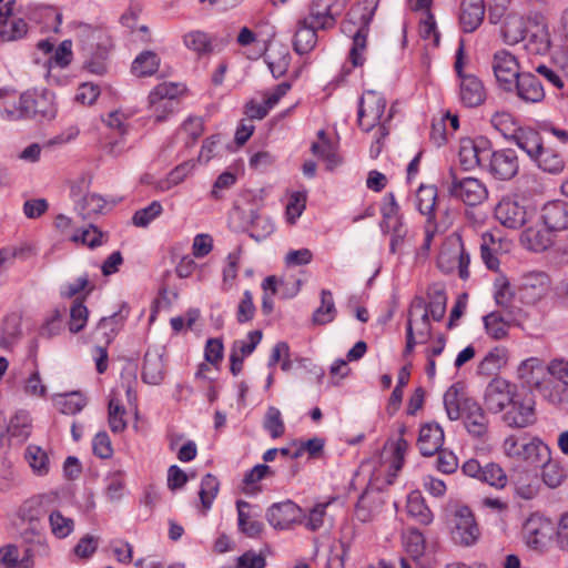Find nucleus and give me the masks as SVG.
Wrapping results in <instances>:
<instances>
[{"mask_svg":"<svg viewBox=\"0 0 568 568\" xmlns=\"http://www.w3.org/2000/svg\"><path fill=\"white\" fill-rule=\"evenodd\" d=\"M450 185L448 193L465 204L474 206L480 204L487 197L486 186L475 178L459 180L453 168L449 169Z\"/></svg>","mask_w":568,"mask_h":568,"instance_id":"6","label":"nucleus"},{"mask_svg":"<svg viewBox=\"0 0 568 568\" xmlns=\"http://www.w3.org/2000/svg\"><path fill=\"white\" fill-rule=\"evenodd\" d=\"M26 458L38 475L42 476L49 473V457L41 447L29 445L26 449Z\"/></svg>","mask_w":568,"mask_h":568,"instance_id":"48","label":"nucleus"},{"mask_svg":"<svg viewBox=\"0 0 568 568\" xmlns=\"http://www.w3.org/2000/svg\"><path fill=\"white\" fill-rule=\"evenodd\" d=\"M493 70L499 87L513 92L514 82L521 74L517 58L506 50H499L494 54Z\"/></svg>","mask_w":568,"mask_h":568,"instance_id":"7","label":"nucleus"},{"mask_svg":"<svg viewBox=\"0 0 568 568\" xmlns=\"http://www.w3.org/2000/svg\"><path fill=\"white\" fill-rule=\"evenodd\" d=\"M105 125L116 131L119 139H113L103 144V150L111 154L118 155L122 151V138L126 133L125 116L122 112L115 110L110 112L106 118H102Z\"/></svg>","mask_w":568,"mask_h":568,"instance_id":"32","label":"nucleus"},{"mask_svg":"<svg viewBox=\"0 0 568 568\" xmlns=\"http://www.w3.org/2000/svg\"><path fill=\"white\" fill-rule=\"evenodd\" d=\"M464 425L469 435L475 438H484L488 433V418L481 406L471 398L463 402Z\"/></svg>","mask_w":568,"mask_h":568,"instance_id":"17","label":"nucleus"},{"mask_svg":"<svg viewBox=\"0 0 568 568\" xmlns=\"http://www.w3.org/2000/svg\"><path fill=\"white\" fill-rule=\"evenodd\" d=\"M508 139L525 151L531 160L544 148L539 132L528 126L515 129Z\"/></svg>","mask_w":568,"mask_h":568,"instance_id":"27","label":"nucleus"},{"mask_svg":"<svg viewBox=\"0 0 568 568\" xmlns=\"http://www.w3.org/2000/svg\"><path fill=\"white\" fill-rule=\"evenodd\" d=\"M404 546L407 554L417 559L424 554L425 538L418 529H410L404 537Z\"/></svg>","mask_w":568,"mask_h":568,"instance_id":"55","label":"nucleus"},{"mask_svg":"<svg viewBox=\"0 0 568 568\" xmlns=\"http://www.w3.org/2000/svg\"><path fill=\"white\" fill-rule=\"evenodd\" d=\"M489 141L483 136L476 140H463L459 146L458 159L460 166L465 171H469L476 166L484 169L486 162V152Z\"/></svg>","mask_w":568,"mask_h":568,"instance_id":"13","label":"nucleus"},{"mask_svg":"<svg viewBox=\"0 0 568 568\" xmlns=\"http://www.w3.org/2000/svg\"><path fill=\"white\" fill-rule=\"evenodd\" d=\"M437 201V187L435 185H420L416 193L417 210L427 217L434 216Z\"/></svg>","mask_w":568,"mask_h":568,"instance_id":"42","label":"nucleus"},{"mask_svg":"<svg viewBox=\"0 0 568 568\" xmlns=\"http://www.w3.org/2000/svg\"><path fill=\"white\" fill-rule=\"evenodd\" d=\"M383 504L384 500L379 490L366 489L359 496L356 504V517L362 523H367L374 517V515L381 511Z\"/></svg>","mask_w":568,"mask_h":568,"instance_id":"28","label":"nucleus"},{"mask_svg":"<svg viewBox=\"0 0 568 568\" xmlns=\"http://www.w3.org/2000/svg\"><path fill=\"white\" fill-rule=\"evenodd\" d=\"M462 392L463 386L454 384L444 394V406L450 420H457L462 417L463 402L466 399L462 398Z\"/></svg>","mask_w":568,"mask_h":568,"instance_id":"39","label":"nucleus"},{"mask_svg":"<svg viewBox=\"0 0 568 568\" xmlns=\"http://www.w3.org/2000/svg\"><path fill=\"white\" fill-rule=\"evenodd\" d=\"M364 2L368 3L373 7L369 11H367L361 16L363 26L353 36V47L349 51V60L354 67H362L364 63V58H363L362 53L366 49L367 36H368V24L374 16V10L377 6L376 0H364Z\"/></svg>","mask_w":568,"mask_h":568,"instance_id":"23","label":"nucleus"},{"mask_svg":"<svg viewBox=\"0 0 568 568\" xmlns=\"http://www.w3.org/2000/svg\"><path fill=\"white\" fill-rule=\"evenodd\" d=\"M302 509L291 500L273 504L266 513L267 521L275 529H288L300 520Z\"/></svg>","mask_w":568,"mask_h":568,"instance_id":"20","label":"nucleus"},{"mask_svg":"<svg viewBox=\"0 0 568 568\" xmlns=\"http://www.w3.org/2000/svg\"><path fill=\"white\" fill-rule=\"evenodd\" d=\"M255 305L253 303V295L251 291L246 290L239 303L236 311V320L240 324L251 321L255 314Z\"/></svg>","mask_w":568,"mask_h":568,"instance_id":"57","label":"nucleus"},{"mask_svg":"<svg viewBox=\"0 0 568 568\" xmlns=\"http://www.w3.org/2000/svg\"><path fill=\"white\" fill-rule=\"evenodd\" d=\"M485 16L484 0H463L460 3L459 23L464 32L470 33L478 29Z\"/></svg>","mask_w":568,"mask_h":568,"instance_id":"25","label":"nucleus"},{"mask_svg":"<svg viewBox=\"0 0 568 568\" xmlns=\"http://www.w3.org/2000/svg\"><path fill=\"white\" fill-rule=\"evenodd\" d=\"M162 204L159 201H153L148 206L138 210L133 214L132 223L138 227H146L162 214Z\"/></svg>","mask_w":568,"mask_h":568,"instance_id":"52","label":"nucleus"},{"mask_svg":"<svg viewBox=\"0 0 568 568\" xmlns=\"http://www.w3.org/2000/svg\"><path fill=\"white\" fill-rule=\"evenodd\" d=\"M263 427L272 438L281 437L285 432V425L278 408L270 406L264 417Z\"/></svg>","mask_w":568,"mask_h":568,"instance_id":"51","label":"nucleus"},{"mask_svg":"<svg viewBox=\"0 0 568 568\" xmlns=\"http://www.w3.org/2000/svg\"><path fill=\"white\" fill-rule=\"evenodd\" d=\"M552 532V523L539 514L530 515L524 524L526 542L529 547L535 549L544 547L551 538Z\"/></svg>","mask_w":568,"mask_h":568,"instance_id":"15","label":"nucleus"},{"mask_svg":"<svg viewBox=\"0 0 568 568\" xmlns=\"http://www.w3.org/2000/svg\"><path fill=\"white\" fill-rule=\"evenodd\" d=\"M469 264L470 256L464 247L462 236L453 234L445 241L438 254V268L445 274L458 270L459 277L466 281L469 277Z\"/></svg>","mask_w":568,"mask_h":568,"instance_id":"2","label":"nucleus"},{"mask_svg":"<svg viewBox=\"0 0 568 568\" xmlns=\"http://www.w3.org/2000/svg\"><path fill=\"white\" fill-rule=\"evenodd\" d=\"M344 6V0H313L307 19L316 23L318 29H331L343 12Z\"/></svg>","mask_w":568,"mask_h":568,"instance_id":"10","label":"nucleus"},{"mask_svg":"<svg viewBox=\"0 0 568 568\" xmlns=\"http://www.w3.org/2000/svg\"><path fill=\"white\" fill-rule=\"evenodd\" d=\"M266 560L261 554L247 550L237 558L235 568H265Z\"/></svg>","mask_w":568,"mask_h":568,"instance_id":"63","label":"nucleus"},{"mask_svg":"<svg viewBox=\"0 0 568 568\" xmlns=\"http://www.w3.org/2000/svg\"><path fill=\"white\" fill-rule=\"evenodd\" d=\"M183 41L187 49L195 51L197 54L210 53L212 51L210 38L203 31H191L184 36Z\"/></svg>","mask_w":568,"mask_h":568,"instance_id":"53","label":"nucleus"},{"mask_svg":"<svg viewBox=\"0 0 568 568\" xmlns=\"http://www.w3.org/2000/svg\"><path fill=\"white\" fill-rule=\"evenodd\" d=\"M452 538L455 544L469 547L477 542L480 531L468 506H459L453 514Z\"/></svg>","mask_w":568,"mask_h":568,"instance_id":"4","label":"nucleus"},{"mask_svg":"<svg viewBox=\"0 0 568 568\" xmlns=\"http://www.w3.org/2000/svg\"><path fill=\"white\" fill-rule=\"evenodd\" d=\"M503 362V356L497 349L489 352L479 363L478 374L487 376L491 375L500 368Z\"/></svg>","mask_w":568,"mask_h":568,"instance_id":"62","label":"nucleus"},{"mask_svg":"<svg viewBox=\"0 0 568 568\" xmlns=\"http://www.w3.org/2000/svg\"><path fill=\"white\" fill-rule=\"evenodd\" d=\"M181 92L179 84L160 83L149 94V102L155 112L162 109L161 113L154 115V121L161 123L166 119V113H171L173 110V99Z\"/></svg>","mask_w":568,"mask_h":568,"instance_id":"14","label":"nucleus"},{"mask_svg":"<svg viewBox=\"0 0 568 568\" xmlns=\"http://www.w3.org/2000/svg\"><path fill=\"white\" fill-rule=\"evenodd\" d=\"M160 67V58L154 51L145 50L135 57L131 65V72L139 77H151Z\"/></svg>","mask_w":568,"mask_h":568,"instance_id":"35","label":"nucleus"},{"mask_svg":"<svg viewBox=\"0 0 568 568\" xmlns=\"http://www.w3.org/2000/svg\"><path fill=\"white\" fill-rule=\"evenodd\" d=\"M517 374L523 385L529 389L540 388L551 376L550 364L547 365L537 357H530L520 363Z\"/></svg>","mask_w":568,"mask_h":568,"instance_id":"12","label":"nucleus"},{"mask_svg":"<svg viewBox=\"0 0 568 568\" xmlns=\"http://www.w3.org/2000/svg\"><path fill=\"white\" fill-rule=\"evenodd\" d=\"M436 467L444 474H453L458 467V459L453 452L440 449L436 453Z\"/></svg>","mask_w":568,"mask_h":568,"instance_id":"61","label":"nucleus"},{"mask_svg":"<svg viewBox=\"0 0 568 568\" xmlns=\"http://www.w3.org/2000/svg\"><path fill=\"white\" fill-rule=\"evenodd\" d=\"M510 405V409L504 415L509 427L525 428L536 422L535 402L531 397L519 399L516 395Z\"/></svg>","mask_w":568,"mask_h":568,"instance_id":"16","label":"nucleus"},{"mask_svg":"<svg viewBox=\"0 0 568 568\" xmlns=\"http://www.w3.org/2000/svg\"><path fill=\"white\" fill-rule=\"evenodd\" d=\"M459 88L460 101L465 106L475 108L485 102L486 90L476 75L463 77Z\"/></svg>","mask_w":568,"mask_h":568,"instance_id":"26","label":"nucleus"},{"mask_svg":"<svg viewBox=\"0 0 568 568\" xmlns=\"http://www.w3.org/2000/svg\"><path fill=\"white\" fill-rule=\"evenodd\" d=\"M514 91L526 103H539L545 99V89L539 78L531 72H521L514 82Z\"/></svg>","mask_w":568,"mask_h":568,"instance_id":"21","label":"nucleus"},{"mask_svg":"<svg viewBox=\"0 0 568 568\" xmlns=\"http://www.w3.org/2000/svg\"><path fill=\"white\" fill-rule=\"evenodd\" d=\"M19 565V548L9 544L0 548V566L4 568H17Z\"/></svg>","mask_w":568,"mask_h":568,"instance_id":"64","label":"nucleus"},{"mask_svg":"<svg viewBox=\"0 0 568 568\" xmlns=\"http://www.w3.org/2000/svg\"><path fill=\"white\" fill-rule=\"evenodd\" d=\"M495 217L505 227L520 229L527 222V211L518 201L506 197L496 205Z\"/></svg>","mask_w":568,"mask_h":568,"instance_id":"19","label":"nucleus"},{"mask_svg":"<svg viewBox=\"0 0 568 568\" xmlns=\"http://www.w3.org/2000/svg\"><path fill=\"white\" fill-rule=\"evenodd\" d=\"M565 470L554 462H547L542 466V480L550 487L556 488L561 485L565 479Z\"/></svg>","mask_w":568,"mask_h":568,"instance_id":"56","label":"nucleus"},{"mask_svg":"<svg viewBox=\"0 0 568 568\" xmlns=\"http://www.w3.org/2000/svg\"><path fill=\"white\" fill-rule=\"evenodd\" d=\"M274 232V224L267 216L260 215L256 211H251V232L250 236L256 242H261Z\"/></svg>","mask_w":568,"mask_h":568,"instance_id":"45","label":"nucleus"},{"mask_svg":"<svg viewBox=\"0 0 568 568\" xmlns=\"http://www.w3.org/2000/svg\"><path fill=\"white\" fill-rule=\"evenodd\" d=\"M514 386L500 377L493 378L485 389L484 402L487 409L494 414L500 413L514 397Z\"/></svg>","mask_w":568,"mask_h":568,"instance_id":"9","label":"nucleus"},{"mask_svg":"<svg viewBox=\"0 0 568 568\" xmlns=\"http://www.w3.org/2000/svg\"><path fill=\"white\" fill-rule=\"evenodd\" d=\"M13 3V0L6 3L0 0V39L4 42L20 40L28 33L27 22L12 16Z\"/></svg>","mask_w":568,"mask_h":568,"instance_id":"11","label":"nucleus"},{"mask_svg":"<svg viewBox=\"0 0 568 568\" xmlns=\"http://www.w3.org/2000/svg\"><path fill=\"white\" fill-rule=\"evenodd\" d=\"M549 286L550 281L546 273L532 271L520 277L519 293L527 303H535L547 294Z\"/></svg>","mask_w":568,"mask_h":568,"instance_id":"18","label":"nucleus"},{"mask_svg":"<svg viewBox=\"0 0 568 568\" xmlns=\"http://www.w3.org/2000/svg\"><path fill=\"white\" fill-rule=\"evenodd\" d=\"M0 118L6 121L26 119L22 94L18 97L14 90L0 89Z\"/></svg>","mask_w":568,"mask_h":568,"instance_id":"31","label":"nucleus"},{"mask_svg":"<svg viewBox=\"0 0 568 568\" xmlns=\"http://www.w3.org/2000/svg\"><path fill=\"white\" fill-rule=\"evenodd\" d=\"M427 310L435 322H440L446 313L447 296L443 288L433 286L428 290Z\"/></svg>","mask_w":568,"mask_h":568,"instance_id":"43","label":"nucleus"},{"mask_svg":"<svg viewBox=\"0 0 568 568\" xmlns=\"http://www.w3.org/2000/svg\"><path fill=\"white\" fill-rule=\"evenodd\" d=\"M165 376L163 356L158 351H148L143 358L142 381L149 385H160Z\"/></svg>","mask_w":568,"mask_h":568,"instance_id":"29","label":"nucleus"},{"mask_svg":"<svg viewBox=\"0 0 568 568\" xmlns=\"http://www.w3.org/2000/svg\"><path fill=\"white\" fill-rule=\"evenodd\" d=\"M407 513L423 525H428L433 521V513L425 504V499L419 491H413L407 499Z\"/></svg>","mask_w":568,"mask_h":568,"instance_id":"41","label":"nucleus"},{"mask_svg":"<svg viewBox=\"0 0 568 568\" xmlns=\"http://www.w3.org/2000/svg\"><path fill=\"white\" fill-rule=\"evenodd\" d=\"M7 433L18 443H24L31 434V419L28 413L19 412L9 422Z\"/></svg>","mask_w":568,"mask_h":568,"instance_id":"38","label":"nucleus"},{"mask_svg":"<svg viewBox=\"0 0 568 568\" xmlns=\"http://www.w3.org/2000/svg\"><path fill=\"white\" fill-rule=\"evenodd\" d=\"M51 532L58 539L67 538L74 530L72 518L65 517L60 510H53L49 515Z\"/></svg>","mask_w":568,"mask_h":568,"instance_id":"47","label":"nucleus"},{"mask_svg":"<svg viewBox=\"0 0 568 568\" xmlns=\"http://www.w3.org/2000/svg\"><path fill=\"white\" fill-rule=\"evenodd\" d=\"M532 160L539 169L551 174L560 173L565 169L562 155L550 148L544 146Z\"/></svg>","mask_w":568,"mask_h":568,"instance_id":"36","label":"nucleus"},{"mask_svg":"<svg viewBox=\"0 0 568 568\" xmlns=\"http://www.w3.org/2000/svg\"><path fill=\"white\" fill-rule=\"evenodd\" d=\"M22 109L26 119L50 120L55 116L53 94L49 91H27L22 93Z\"/></svg>","mask_w":568,"mask_h":568,"instance_id":"8","label":"nucleus"},{"mask_svg":"<svg viewBox=\"0 0 568 568\" xmlns=\"http://www.w3.org/2000/svg\"><path fill=\"white\" fill-rule=\"evenodd\" d=\"M336 307L333 300V294L328 290H322L321 292V306L317 307L312 316L313 323L317 325H325L336 316Z\"/></svg>","mask_w":568,"mask_h":568,"instance_id":"40","label":"nucleus"},{"mask_svg":"<svg viewBox=\"0 0 568 568\" xmlns=\"http://www.w3.org/2000/svg\"><path fill=\"white\" fill-rule=\"evenodd\" d=\"M59 405L62 414L74 415L87 405V398L80 392H71L62 396Z\"/></svg>","mask_w":568,"mask_h":568,"instance_id":"54","label":"nucleus"},{"mask_svg":"<svg viewBox=\"0 0 568 568\" xmlns=\"http://www.w3.org/2000/svg\"><path fill=\"white\" fill-rule=\"evenodd\" d=\"M479 480L497 489L506 487L508 483L505 470L497 463H487L484 465L483 475H480Z\"/></svg>","mask_w":568,"mask_h":568,"instance_id":"46","label":"nucleus"},{"mask_svg":"<svg viewBox=\"0 0 568 568\" xmlns=\"http://www.w3.org/2000/svg\"><path fill=\"white\" fill-rule=\"evenodd\" d=\"M220 488V481L212 474H206L201 480L199 496L204 509H210Z\"/></svg>","mask_w":568,"mask_h":568,"instance_id":"49","label":"nucleus"},{"mask_svg":"<svg viewBox=\"0 0 568 568\" xmlns=\"http://www.w3.org/2000/svg\"><path fill=\"white\" fill-rule=\"evenodd\" d=\"M93 454L101 459H108L113 455L111 439L106 432H99L92 442Z\"/></svg>","mask_w":568,"mask_h":568,"instance_id":"59","label":"nucleus"},{"mask_svg":"<svg viewBox=\"0 0 568 568\" xmlns=\"http://www.w3.org/2000/svg\"><path fill=\"white\" fill-rule=\"evenodd\" d=\"M541 220L549 232L567 230L568 202L556 200L546 203L541 209Z\"/></svg>","mask_w":568,"mask_h":568,"instance_id":"22","label":"nucleus"},{"mask_svg":"<svg viewBox=\"0 0 568 568\" xmlns=\"http://www.w3.org/2000/svg\"><path fill=\"white\" fill-rule=\"evenodd\" d=\"M527 33L526 21L518 14H508L501 27L503 40L510 45L517 44L525 39Z\"/></svg>","mask_w":568,"mask_h":568,"instance_id":"33","label":"nucleus"},{"mask_svg":"<svg viewBox=\"0 0 568 568\" xmlns=\"http://www.w3.org/2000/svg\"><path fill=\"white\" fill-rule=\"evenodd\" d=\"M33 501L27 503L23 508V518L28 520V527L21 532L23 542L32 547L40 558H48L51 554L47 535L41 527L38 513L33 511Z\"/></svg>","mask_w":568,"mask_h":568,"instance_id":"5","label":"nucleus"},{"mask_svg":"<svg viewBox=\"0 0 568 568\" xmlns=\"http://www.w3.org/2000/svg\"><path fill=\"white\" fill-rule=\"evenodd\" d=\"M89 311L83 303V300L75 298L70 308L69 329L71 333L81 332L88 322Z\"/></svg>","mask_w":568,"mask_h":568,"instance_id":"50","label":"nucleus"},{"mask_svg":"<svg viewBox=\"0 0 568 568\" xmlns=\"http://www.w3.org/2000/svg\"><path fill=\"white\" fill-rule=\"evenodd\" d=\"M486 162L484 169L487 170L496 180L508 181L513 179L519 170L518 156L513 149H501L493 151L488 145L486 152Z\"/></svg>","mask_w":568,"mask_h":568,"instance_id":"3","label":"nucleus"},{"mask_svg":"<svg viewBox=\"0 0 568 568\" xmlns=\"http://www.w3.org/2000/svg\"><path fill=\"white\" fill-rule=\"evenodd\" d=\"M444 443V430L436 423H427L419 429L417 446L424 456L435 455Z\"/></svg>","mask_w":568,"mask_h":568,"instance_id":"24","label":"nucleus"},{"mask_svg":"<svg viewBox=\"0 0 568 568\" xmlns=\"http://www.w3.org/2000/svg\"><path fill=\"white\" fill-rule=\"evenodd\" d=\"M495 294L494 298L496 304L501 307L508 315L513 316V302L515 293L510 287L509 281L505 275H499L495 280Z\"/></svg>","mask_w":568,"mask_h":568,"instance_id":"37","label":"nucleus"},{"mask_svg":"<svg viewBox=\"0 0 568 568\" xmlns=\"http://www.w3.org/2000/svg\"><path fill=\"white\" fill-rule=\"evenodd\" d=\"M129 314V307L125 303L122 304L121 308L110 316L102 317L98 323V331H101L105 343L110 344L114 336L119 333L123 326L124 321Z\"/></svg>","mask_w":568,"mask_h":568,"instance_id":"34","label":"nucleus"},{"mask_svg":"<svg viewBox=\"0 0 568 568\" xmlns=\"http://www.w3.org/2000/svg\"><path fill=\"white\" fill-rule=\"evenodd\" d=\"M306 196L300 192L293 193L286 205V216L291 224H294L305 210Z\"/></svg>","mask_w":568,"mask_h":568,"instance_id":"58","label":"nucleus"},{"mask_svg":"<svg viewBox=\"0 0 568 568\" xmlns=\"http://www.w3.org/2000/svg\"><path fill=\"white\" fill-rule=\"evenodd\" d=\"M317 24L308 19L301 20L293 40V49L300 54H306L312 51L317 42Z\"/></svg>","mask_w":568,"mask_h":568,"instance_id":"30","label":"nucleus"},{"mask_svg":"<svg viewBox=\"0 0 568 568\" xmlns=\"http://www.w3.org/2000/svg\"><path fill=\"white\" fill-rule=\"evenodd\" d=\"M381 213L385 220H395V225L403 226L402 216L399 215V205L395 200L394 193L390 192L385 195Z\"/></svg>","mask_w":568,"mask_h":568,"instance_id":"60","label":"nucleus"},{"mask_svg":"<svg viewBox=\"0 0 568 568\" xmlns=\"http://www.w3.org/2000/svg\"><path fill=\"white\" fill-rule=\"evenodd\" d=\"M487 334L494 339H501L508 333V322L504 318L500 312L495 311L483 318Z\"/></svg>","mask_w":568,"mask_h":568,"instance_id":"44","label":"nucleus"},{"mask_svg":"<svg viewBox=\"0 0 568 568\" xmlns=\"http://www.w3.org/2000/svg\"><path fill=\"white\" fill-rule=\"evenodd\" d=\"M385 109V98L374 90L365 91L358 101L357 124L362 131L371 132L378 126V138L371 148V152H375V155L381 152L382 140L389 133L386 123L390 121L393 114L389 112L388 116L383 120Z\"/></svg>","mask_w":568,"mask_h":568,"instance_id":"1","label":"nucleus"}]
</instances>
